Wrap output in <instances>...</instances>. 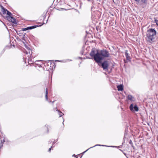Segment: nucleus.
I'll return each instance as SVG.
<instances>
[{
	"instance_id": "1",
	"label": "nucleus",
	"mask_w": 158,
	"mask_h": 158,
	"mask_svg": "<svg viewBox=\"0 0 158 158\" xmlns=\"http://www.w3.org/2000/svg\"><path fill=\"white\" fill-rule=\"evenodd\" d=\"M156 34V31L153 28H150L146 32V39L147 41L152 43L154 42Z\"/></svg>"
},
{
	"instance_id": "2",
	"label": "nucleus",
	"mask_w": 158,
	"mask_h": 158,
	"mask_svg": "<svg viewBox=\"0 0 158 158\" xmlns=\"http://www.w3.org/2000/svg\"><path fill=\"white\" fill-rule=\"evenodd\" d=\"M90 55L92 57L91 59L94 58L96 62L98 63L99 65H100L99 64L101 62L102 58L99 54V52H97L96 53L95 49H93L90 53Z\"/></svg>"
},
{
	"instance_id": "3",
	"label": "nucleus",
	"mask_w": 158,
	"mask_h": 158,
	"mask_svg": "<svg viewBox=\"0 0 158 158\" xmlns=\"http://www.w3.org/2000/svg\"><path fill=\"white\" fill-rule=\"evenodd\" d=\"M99 54L102 58L101 61L103 59L104 57H108L109 56V52L105 50H101L99 52Z\"/></svg>"
},
{
	"instance_id": "4",
	"label": "nucleus",
	"mask_w": 158,
	"mask_h": 158,
	"mask_svg": "<svg viewBox=\"0 0 158 158\" xmlns=\"http://www.w3.org/2000/svg\"><path fill=\"white\" fill-rule=\"evenodd\" d=\"M130 109L132 111H138L139 110V109L136 105H135L134 106L132 104H131L130 106Z\"/></svg>"
},
{
	"instance_id": "5",
	"label": "nucleus",
	"mask_w": 158,
	"mask_h": 158,
	"mask_svg": "<svg viewBox=\"0 0 158 158\" xmlns=\"http://www.w3.org/2000/svg\"><path fill=\"white\" fill-rule=\"evenodd\" d=\"M102 66L104 70H108L109 65L107 61H106L103 62L102 64Z\"/></svg>"
},
{
	"instance_id": "6",
	"label": "nucleus",
	"mask_w": 158,
	"mask_h": 158,
	"mask_svg": "<svg viewBox=\"0 0 158 158\" xmlns=\"http://www.w3.org/2000/svg\"><path fill=\"white\" fill-rule=\"evenodd\" d=\"M8 19L9 21L12 22L14 23H16V19L13 18L12 16L10 17H8Z\"/></svg>"
},
{
	"instance_id": "7",
	"label": "nucleus",
	"mask_w": 158,
	"mask_h": 158,
	"mask_svg": "<svg viewBox=\"0 0 158 158\" xmlns=\"http://www.w3.org/2000/svg\"><path fill=\"white\" fill-rule=\"evenodd\" d=\"M0 6L2 9V12L3 14H6V13H7V11L8 10H7L6 9H5V8H4V7L0 5Z\"/></svg>"
},
{
	"instance_id": "8",
	"label": "nucleus",
	"mask_w": 158,
	"mask_h": 158,
	"mask_svg": "<svg viewBox=\"0 0 158 158\" xmlns=\"http://www.w3.org/2000/svg\"><path fill=\"white\" fill-rule=\"evenodd\" d=\"M127 98L129 100L131 101H134L135 100V99H134V97L131 95H128L127 96Z\"/></svg>"
},
{
	"instance_id": "9",
	"label": "nucleus",
	"mask_w": 158,
	"mask_h": 158,
	"mask_svg": "<svg viewBox=\"0 0 158 158\" xmlns=\"http://www.w3.org/2000/svg\"><path fill=\"white\" fill-rule=\"evenodd\" d=\"M117 88L118 91H122L123 89V86L122 85H118Z\"/></svg>"
},
{
	"instance_id": "10",
	"label": "nucleus",
	"mask_w": 158,
	"mask_h": 158,
	"mask_svg": "<svg viewBox=\"0 0 158 158\" xmlns=\"http://www.w3.org/2000/svg\"><path fill=\"white\" fill-rule=\"evenodd\" d=\"M125 55L126 56L127 59L128 60H130V57L129 56L128 53L127 52V51H126L125 52Z\"/></svg>"
},
{
	"instance_id": "11",
	"label": "nucleus",
	"mask_w": 158,
	"mask_h": 158,
	"mask_svg": "<svg viewBox=\"0 0 158 158\" xmlns=\"http://www.w3.org/2000/svg\"><path fill=\"white\" fill-rule=\"evenodd\" d=\"M28 51H26V53L27 54H28L29 53L30 55H31V53L32 52V51L31 49H30L29 48H27Z\"/></svg>"
},
{
	"instance_id": "12",
	"label": "nucleus",
	"mask_w": 158,
	"mask_h": 158,
	"mask_svg": "<svg viewBox=\"0 0 158 158\" xmlns=\"http://www.w3.org/2000/svg\"><path fill=\"white\" fill-rule=\"evenodd\" d=\"M32 29V27H29L26 28H23L22 30L23 31H26L27 30Z\"/></svg>"
},
{
	"instance_id": "13",
	"label": "nucleus",
	"mask_w": 158,
	"mask_h": 158,
	"mask_svg": "<svg viewBox=\"0 0 158 158\" xmlns=\"http://www.w3.org/2000/svg\"><path fill=\"white\" fill-rule=\"evenodd\" d=\"M48 89L46 88V95H45V98L47 100H48Z\"/></svg>"
},
{
	"instance_id": "14",
	"label": "nucleus",
	"mask_w": 158,
	"mask_h": 158,
	"mask_svg": "<svg viewBox=\"0 0 158 158\" xmlns=\"http://www.w3.org/2000/svg\"><path fill=\"white\" fill-rule=\"evenodd\" d=\"M7 14L9 16V17H11L12 15L11 13L9 12L8 10L7 11Z\"/></svg>"
},
{
	"instance_id": "15",
	"label": "nucleus",
	"mask_w": 158,
	"mask_h": 158,
	"mask_svg": "<svg viewBox=\"0 0 158 158\" xmlns=\"http://www.w3.org/2000/svg\"><path fill=\"white\" fill-rule=\"evenodd\" d=\"M59 114L60 116V117H61L63 115H64V114L61 112H60Z\"/></svg>"
},
{
	"instance_id": "16",
	"label": "nucleus",
	"mask_w": 158,
	"mask_h": 158,
	"mask_svg": "<svg viewBox=\"0 0 158 158\" xmlns=\"http://www.w3.org/2000/svg\"><path fill=\"white\" fill-rule=\"evenodd\" d=\"M2 146H3L2 142L1 140V143L0 144V148H1L2 147Z\"/></svg>"
},
{
	"instance_id": "17",
	"label": "nucleus",
	"mask_w": 158,
	"mask_h": 158,
	"mask_svg": "<svg viewBox=\"0 0 158 158\" xmlns=\"http://www.w3.org/2000/svg\"><path fill=\"white\" fill-rule=\"evenodd\" d=\"M104 146V145H100V144H97V145H95L93 147H95V146Z\"/></svg>"
},
{
	"instance_id": "18",
	"label": "nucleus",
	"mask_w": 158,
	"mask_h": 158,
	"mask_svg": "<svg viewBox=\"0 0 158 158\" xmlns=\"http://www.w3.org/2000/svg\"><path fill=\"white\" fill-rule=\"evenodd\" d=\"M31 27H32V29H33V28H35V27H36V26L34 25V26H32Z\"/></svg>"
},
{
	"instance_id": "19",
	"label": "nucleus",
	"mask_w": 158,
	"mask_h": 158,
	"mask_svg": "<svg viewBox=\"0 0 158 158\" xmlns=\"http://www.w3.org/2000/svg\"><path fill=\"white\" fill-rule=\"evenodd\" d=\"M52 148V147H51V148H50L49 149L48 151L50 152L51 150V148Z\"/></svg>"
},
{
	"instance_id": "20",
	"label": "nucleus",
	"mask_w": 158,
	"mask_h": 158,
	"mask_svg": "<svg viewBox=\"0 0 158 158\" xmlns=\"http://www.w3.org/2000/svg\"><path fill=\"white\" fill-rule=\"evenodd\" d=\"M93 147H91L90 148H89L87 150H86L85 152H86V151H87L88 150H89V149L91 148H93Z\"/></svg>"
},
{
	"instance_id": "21",
	"label": "nucleus",
	"mask_w": 158,
	"mask_h": 158,
	"mask_svg": "<svg viewBox=\"0 0 158 158\" xmlns=\"http://www.w3.org/2000/svg\"><path fill=\"white\" fill-rule=\"evenodd\" d=\"M5 142V140H4V139L3 141V142Z\"/></svg>"
},
{
	"instance_id": "22",
	"label": "nucleus",
	"mask_w": 158,
	"mask_h": 158,
	"mask_svg": "<svg viewBox=\"0 0 158 158\" xmlns=\"http://www.w3.org/2000/svg\"><path fill=\"white\" fill-rule=\"evenodd\" d=\"M131 142H132L131 141L130 142V143H131Z\"/></svg>"
},
{
	"instance_id": "23",
	"label": "nucleus",
	"mask_w": 158,
	"mask_h": 158,
	"mask_svg": "<svg viewBox=\"0 0 158 158\" xmlns=\"http://www.w3.org/2000/svg\"><path fill=\"white\" fill-rule=\"evenodd\" d=\"M73 156H75V155H73Z\"/></svg>"
},
{
	"instance_id": "24",
	"label": "nucleus",
	"mask_w": 158,
	"mask_h": 158,
	"mask_svg": "<svg viewBox=\"0 0 158 158\" xmlns=\"http://www.w3.org/2000/svg\"><path fill=\"white\" fill-rule=\"evenodd\" d=\"M56 110L58 111V112L59 111L58 110Z\"/></svg>"
},
{
	"instance_id": "25",
	"label": "nucleus",
	"mask_w": 158,
	"mask_h": 158,
	"mask_svg": "<svg viewBox=\"0 0 158 158\" xmlns=\"http://www.w3.org/2000/svg\"><path fill=\"white\" fill-rule=\"evenodd\" d=\"M90 0H88V1H89Z\"/></svg>"
}]
</instances>
